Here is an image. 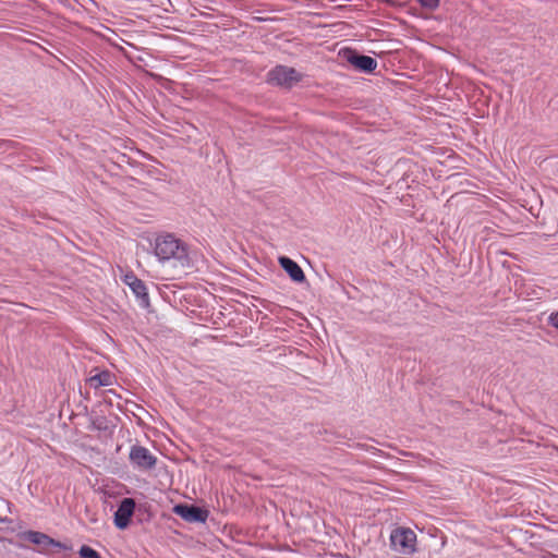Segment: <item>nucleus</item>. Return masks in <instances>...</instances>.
Segmentation results:
<instances>
[{
  "mask_svg": "<svg viewBox=\"0 0 558 558\" xmlns=\"http://www.w3.org/2000/svg\"><path fill=\"white\" fill-rule=\"evenodd\" d=\"M123 282L130 287L132 292L140 299L147 300V289L145 283L138 279L133 272H129L123 277Z\"/></svg>",
  "mask_w": 558,
  "mask_h": 558,
  "instance_id": "9d476101",
  "label": "nucleus"
},
{
  "mask_svg": "<svg viewBox=\"0 0 558 558\" xmlns=\"http://www.w3.org/2000/svg\"><path fill=\"white\" fill-rule=\"evenodd\" d=\"M175 514L180 515L187 522H206L208 511L196 506L177 505L173 508Z\"/></svg>",
  "mask_w": 558,
  "mask_h": 558,
  "instance_id": "423d86ee",
  "label": "nucleus"
},
{
  "mask_svg": "<svg viewBox=\"0 0 558 558\" xmlns=\"http://www.w3.org/2000/svg\"><path fill=\"white\" fill-rule=\"evenodd\" d=\"M348 62L356 70L365 73H373L377 68V61L368 56H360L353 51L348 52Z\"/></svg>",
  "mask_w": 558,
  "mask_h": 558,
  "instance_id": "0eeeda50",
  "label": "nucleus"
},
{
  "mask_svg": "<svg viewBox=\"0 0 558 558\" xmlns=\"http://www.w3.org/2000/svg\"><path fill=\"white\" fill-rule=\"evenodd\" d=\"M302 80V74L295 69L286 65H277L268 72V81L278 86L291 88Z\"/></svg>",
  "mask_w": 558,
  "mask_h": 558,
  "instance_id": "7ed1b4c3",
  "label": "nucleus"
},
{
  "mask_svg": "<svg viewBox=\"0 0 558 558\" xmlns=\"http://www.w3.org/2000/svg\"><path fill=\"white\" fill-rule=\"evenodd\" d=\"M278 262L293 281L302 282L305 280L302 268L294 260L287 256H281Z\"/></svg>",
  "mask_w": 558,
  "mask_h": 558,
  "instance_id": "1a4fd4ad",
  "label": "nucleus"
},
{
  "mask_svg": "<svg viewBox=\"0 0 558 558\" xmlns=\"http://www.w3.org/2000/svg\"><path fill=\"white\" fill-rule=\"evenodd\" d=\"M155 255L160 262L174 260L182 267L189 264L186 245L173 234H163L156 239L154 246Z\"/></svg>",
  "mask_w": 558,
  "mask_h": 558,
  "instance_id": "f257e3e1",
  "label": "nucleus"
},
{
  "mask_svg": "<svg viewBox=\"0 0 558 558\" xmlns=\"http://www.w3.org/2000/svg\"><path fill=\"white\" fill-rule=\"evenodd\" d=\"M129 459L134 468L143 471L151 470L157 463V458L143 446H132Z\"/></svg>",
  "mask_w": 558,
  "mask_h": 558,
  "instance_id": "20e7f679",
  "label": "nucleus"
},
{
  "mask_svg": "<svg viewBox=\"0 0 558 558\" xmlns=\"http://www.w3.org/2000/svg\"><path fill=\"white\" fill-rule=\"evenodd\" d=\"M135 510V501L132 498H124L114 513V525L124 530L129 526L131 518Z\"/></svg>",
  "mask_w": 558,
  "mask_h": 558,
  "instance_id": "39448f33",
  "label": "nucleus"
},
{
  "mask_svg": "<svg viewBox=\"0 0 558 558\" xmlns=\"http://www.w3.org/2000/svg\"><path fill=\"white\" fill-rule=\"evenodd\" d=\"M26 538L32 542L33 544H36V545H41V546H53L58 549H63V550H70L71 549V546L66 545V544H63L59 541H56L53 538H51L50 536H48L47 534L45 533H41V532H36V531H29L26 533Z\"/></svg>",
  "mask_w": 558,
  "mask_h": 558,
  "instance_id": "6e6552de",
  "label": "nucleus"
},
{
  "mask_svg": "<svg viewBox=\"0 0 558 558\" xmlns=\"http://www.w3.org/2000/svg\"><path fill=\"white\" fill-rule=\"evenodd\" d=\"M78 554L82 558H101L98 551L86 545L80 548Z\"/></svg>",
  "mask_w": 558,
  "mask_h": 558,
  "instance_id": "f8f14e48",
  "label": "nucleus"
},
{
  "mask_svg": "<svg viewBox=\"0 0 558 558\" xmlns=\"http://www.w3.org/2000/svg\"><path fill=\"white\" fill-rule=\"evenodd\" d=\"M113 375L108 371H104L94 376H90L88 383L92 387L99 388L102 386H111L113 384Z\"/></svg>",
  "mask_w": 558,
  "mask_h": 558,
  "instance_id": "9b49d317",
  "label": "nucleus"
},
{
  "mask_svg": "<svg viewBox=\"0 0 558 558\" xmlns=\"http://www.w3.org/2000/svg\"><path fill=\"white\" fill-rule=\"evenodd\" d=\"M390 548L400 556H411L416 550V534L410 527L399 526L390 534Z\"/></svg>",
  "mask_w": 558,
  "mask_h": 558,
  "instance_id": "f03ea898",
  "label": "nucleus"
},
{
  "mask_svg": "<svg viewBox=\"0 0 558 558\" xmlns=\"http://www.w3.org/2000/svg\"><path fill=\"white\" fill-rule=\"evenodd\" d=\"M423 8L435 10L439 7V0H417Z\"/></svg>",
  "mask_w": 558,
  "mask_h": 558,
  "instance_id": "ddd939ff",
  "label": "nucleus"
},
{
  "mask_svg": "<svg viewBox=\"0 0 558 558\" xmlns=\"http://www.w3.org/2000/svg\"><path fill=\"white\" fill-rule=\"evenodd\" d=\"M548 320L551 326L558 329V312L551 313Z\"/></svg>",
  "mask_w": 558,
  "mask_h": 558,
  "instance_id": "4468645a",
  "label": "nucleus"
}]
</instances>
